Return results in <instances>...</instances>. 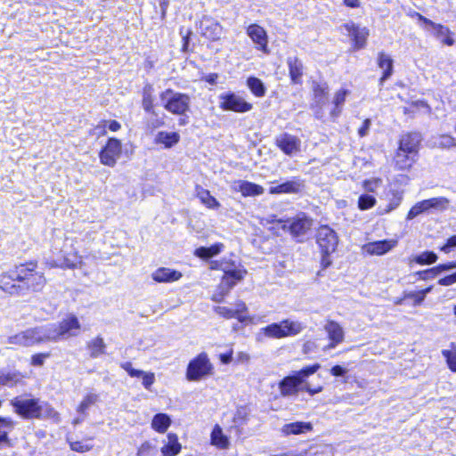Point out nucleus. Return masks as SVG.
<instances>
[{"mask_svg": "<svg viewBox=\"0 0 456 456\" xmlns=\"http://www.w3.org/2000/svg\"><path fill=\"white\" fill-rule=\"evenodd\" d=\"M159 100L164 109L178 116H185L190 110L191 98L188 94L166 89L159 94Z\"/></svg>", "mask_w": 456, "mask_h": 456, "instance_id": "nucleus-6", "label": "nucleus"}, {"mask_svg": "<svg viewBox=\"0 0 456 456\" xmlns=\"http://www.w3.org/2000/svg\"><path fill=\"white\" fill-rule=\"evenodd\" d=\"M234 306L235 307L233 309L227 306H215L214 312L225 319L235 318L240 322L246 325H256L260 322L259 318L256 317L255 315L248 314V308L246 303L242 300H238Z\"/></svg>", "mask_w": 456, "mask_h": 456, "instance_id": "nucleus-7", "label": "nucleus"}, {"mask_svg": "<svg viewBox=\"0 0 456 456\" xmlns=\"http://www.w3.org/2000/svg\"><path fill=\"white\" fill-rule=\"evenodd\" d=\"M349 90L347 89H339L335 93L333 104L335 105L334 110L331 112L332 116H338L341 112L342 106L346 101V96L349 94Z\"/></svg>", "mask_w": 456, "mask_h": 456, "instance_id": "nucleus-41", "label": "nucleus"}, {"mask_svg": "<svg viewBox=\"0 0 456 456\" xmlns=\"http://www.w3.org/2000/svg\"><path fill=\"white\" fill-rule=\"evenodd\" d=\"M324 330L327 333L329 344L324 350L335 348L345 339V331L343 327L336 321L327 320L324 325Z\"/></svg>", "mask_w": 456, "mask_h": 456, "instance_id": "nucleus-13", "label": "nucleus"}, {"mask_svg": "<svg viewBox=\"0 0 456 456\" xmlns=\"http://www.w3.org/2000/svg\"><path fill=\"white\" fill-rule=\"evenodd\" d=\"M153 87L146 85L142 92V107L148 112H152L154 108Z\"/></svg>", "mask_w": 456, "mask_h": 456, "instance_id": "nucleus-43", "label": "nucleus"}, {"mask_svg": "<svg viewBox=\"0 0 456 456\" xmlns=\"http://www.w3.org/2000/svg\"><path fill=\"white\" fill-rule=\"evenodd\" d=\"M90 349L91 356L97 357L100 354H103L105 344L103 339L101 338H94L88 345Z\"/></svg>", "mask_w": 456, "mask_h": 456, "instance_id": "nucleus-51", "label": "nucleus"}, {"mask_svg": "<svg viewBox=\"0 0 456 456\" xmlns=\"http://www.w3.org/2000/svg\"><path fill=\"white\" fill-rule=\"evenodd\" d=\"M392 199L389 200L388 205L386 207L384 210H381V214H387L395 209L402 202L403 194L397 191H392Z\"/></svg>", "mask_w": 456, "mask_h": 456, "instance_id": "nucleus-52", "label": "nucleus"}, {"mask_svg": "<svg viewBox=\"0 0 456 456\" xmlns=\"http://www.w3.org/2000/svg\"><path fill=\"white\" fill-rule=\"evenodd\" d=\"M289 77L293 84H301L303 76V64L297 57H289L287 60Z\"/></svg>", "mask_w": 456, "mask_h": 456, "instance_id": "nucleus-32", "label": "nucleus"}, {"mask_svg": "<svg viewBox=\"0 0 456 456\" xmlns=\"http://www.w3.org/2000/svg\"><path fill=\"white\" fill-rule=\"evenodd\" d=\"M122 368L133 378H141L144 372L143 370L134 369L131 362L123 363Z\"/></svg>", "mask_w": 456, "mask_h": 456, "instance_id": "nucleus-61", "label": "nucleus"}, {"mask_svg": "<svg viewBox=\"0 0 456 456\" xmlns=\"http://www.w3.org/2000/svg\"><path fill=\"white\" fill-rule=\"evenodd\" d=\"M376 204V199L373 196L363 194L359 197L358 208L361 210H367L374 207Z\"/></svg>", "mask_w": 456, "mask_h": 456, "instance_id": "nucleus-56", "label": "nucleus"}, {"mask_svg": "<svg viewBox=\"0 0 456 456\" xmlns=\"http://www.w3.org/2000/svg\"><path fill=\"white\" fill-rule=\"evenodd\" d=\"M442 354L446 359L449 369L452 371L456 372V349H444L442 351Z\"/></svg>", "mask_w": 456, "mask_h": 456, "instance_id": "nucleus-57", "label": "nucleus"}, {"mask_svg": "<svg viewBox=\"0 0 456 456\" xmlns=\"http://www.w3.org/2000/svg\"><path fill=\"white\" fill-rule=\"evenodd\" d=\"M23 375L19 371H0V386L14 387L20 383Z\"/></svg>", "mask_w": 456, "mask_h": 456, "instance_id": "nucleus-38", "label": "nucleus"}, {"mask_svg": "<svg viewBox=\"0 0 456 456\" xmlns=\"http://www.w3.org/2000/svg\"><path fill=\"white\" fill-rule=\"evenodd\" d=\"M16 267L13 270L3 273L0 275V289L12 296H19L22 294V287L20 284H16L15 277Z\"/></svg>", "mask_w": 456, "mask_h": 456, "instance_id": "nucleus-21", "label": "nucleus"}, {"mask_svg": "<svg viewBox=\"0 0 456 456\" xmlns=\"http://www.w3.org/2000/svg\"><path fill=\"white\" fill-rule=\"evenodd\" d=\"M378 65L383 70L382 77H380V84L388 79L393 73V59L391 56L385 53H379L378 57Z\"/></svg>", "mask_w": 456, "mask_h": 456, "instance_id": "nucleus-34", "label": "nucleus"}, {"mask_svg": "<svg viewBox=\"0 0 456 456\" xmlns=\"http://www.w3.org/2000/svg\"><path fill=\"white\" fill-rule=\"evenodd\" d=\"M247 86L256 97H263L266 89L264 83L257 77H250L247 80Z\"/></svg>", "mask_w": 456, "mask_h": 456, "instance_id": "nucleus-40", "label": "nucleus"}, {"mask_svg": "<svg viewBox=\"0 0 456 456\" xmlns=\"http://www.w3.org/2000/svg\"><path fill=\"white\" fill-rule=\"evenodd\" d=\"M58 325L62 339L77 337L81 330V324L78 319L72 314H68Z\"/></svg>", "mask_w": 456, "mask_h": 456, "instance_id": "nucleus-18", "label": "nucleus"}, {"mask_svg": "<svg viewBox=\"0 0 456 456\" xmlns=\"http://www.w3.org/2000/svg\"><path fill=\"white\" fill-rule=\"evenodd\" d=\"M197 196L201 203L204 204L208 208L216 209L220 207V203L217 201V200L210 194L209 191L206 189L199 188L197 190Z\"/></svg>", "mask_w": 456, "mask_h": 456, "instance_id": "nucleus-39", "label": "nucleus"}, {"mask_svg": "<svg viewBox=\"0 0 456 456\" xmlns=\"http://www.w3.org/2000/svg\"><path fill=\"white\" fill-rule=\"evenodd\" d=\"M249 410L245 406L238 407L234 412L232 421L236 427H241L248 423L249 419Z\"/></svg>", "mask_w": 456, "mask_h": 456, "instance_id": "nucleus-42", "label": "nucleus"}, {"mask_svg": "<svg viewBox=\"0 0 456 456\" xmlns=\"http://www.w3.org/2000/svg\"><path fill=\"white\" fill-rule=\"evenodd\" d=\"M90 439L85 441H69V446L71 450L77 452H86L93 448V445L89 443Z\"/></svg>", "mask_w": 456, "mask_h": 456, "instance_id": "nucleus-55", "label": "nucleus"}, {"mask_svg": "<svg viewBox=\"0 0 456 456\" xmlns=\"http://www.w3.org/2000/svg\"><path fill=\"white\" fill-rule=\"evenodd\" d=\"M106 128L111 132H117L121 128V125L117 120H103L95 127V129H101V134H106Z\"/></svg>", "mask_w": 456, "mask_h": 456, "instance_id": "nucleus-54", "label": "nucleus"}, {"mask_svg": "<svg viewBox=\"0 0 456 456\" xmlns=\"http://www.w3.org/2000/svg\"><path fill=\"white\" fill-rule=\"evenodd\" d=\"M232 289V287L221 281L220 284L216 288V290L212 295L211 299L216 303L223 302Z\"/></svg>", "mask_w": 456, "mask_h": 456, "instance_id": "nucleus-47", "label": "nucleus"}, {"mask_svg": "<svg viewBox=\"0 0 456 456\" xmlns=\"http://www.w3.org/2000/svg\"><path fill=\"white\" fill-rule=\"evenodd\" d=\"M37 331L38 342H57L61 340V335L59 330L58 323H50L41 327H36Z\"/></svg>", "mask_w": 456, "mask_h": 456, "instance_id": "nucleus-25", "label": "nucleus"}, {"mask_svg": "<svg viewBox=\"0 0 456 456\" xmlns=\"http://www.w3.org/2000/svg\"><path fill=\"white\" fill-rule=\"evenodd\" d=\"M210 444L218 450H228L231 447V438L224 433L219 424L214 425L210 436Z\"/></svg>", "mask_w": 456, "mask_h": 456, "instance_id": "nucleus-24", "label": "nucleus"}, {"mask_svg": "<svg viewBox=\"0 0 456 456\" xmlns=\"http://www.w3.org/2000/svg\"><path fill=\"white\" fill-rule=\"evenodd\" d=\"M316 242L322 251L321 265L327 268L331 265L330 254L334 253L338 245L337 232L328 225H322L317 230Z\"/></svg>", "mask_w": 456, "mask_h": 456, "instance_id": "nucleus-5", "label": "nucleus"}, {"mask_svg": "<svg viewBox=\"0 0 456 456\" xmlns=\"http://www.w3.org/2000/svg\"><path fill=\"white\" fill-rule=\"evenodd\" d=\"M415 16L419 19V20L422 21L425 25L430 27L433 30L434 36L441 40L442 43L447 45H452L454 44V39L452 37V32L449 28L435 23L431 20L424 17L420 13L416 12Z\"/></svg>", "mask_w": 456, "mask_h": 456, "instance_id": "nucleus-15", "label": "nucleus"}, {"mask_svg": "<svg viewBox=\"0 0 456 456\" xmlns=\"http://www.w3.org/2000/svg\"><path fill=\"white\" fill-rule=\"evenodd\" d=\"M444 271L441 268V265L433 267L431 269H428L425 271H419L415 273V275L419 277V280L422 281H428L436 278L437 275H439Z\"/></svg>", "mask_w": 456, "mask_h": 456, "instance_id": "nucleus-50", "label": "nucleus"}, {"mask_svg": "<svg viewBox=\"0 0 456 456\" xmlns=\"http://www.w3.org/2000/svg\"><path fill=\"white\" fill-rule=\"evenodd\" d=\"M49 357V354H37L31 358V364L34 366H42L45 360Z\"/></svg>", "mask_w": 456, "mask_h": 456, "instance_id": "nucleus-63", "label": "nucleus"}, {"mask_svg": "<svg viewBox=\"0 0 456 456\" xmlns=\"http://www.w3.org/2000/svg\"><path fill=\"white\" fill-rule=\"evenodd\" d=\"M305 329V325L293 319H285L280 322L269 324L262 329L256 334L258 341L265 338L281 339L288 337L299 335Z\"/></svg>", "mask_w": 456, "mask_h": 456, "instance_id": "nucleus-3", "label": "nucleus"}, {"mask_svg": "<svg viewBox=\"0 0 456 456\" xmlns=\"http://www.w3.org/2000/svg\"><path fill=\"white\" fill-rule=\"evenodd\" d=\"M15 277L17 281L22 283V291L24 289L35 292L41 291L46 284V279L44 273L37 270L34 263L16 266Z\"/></svg>", "mask_w": 456, "mask_h": 456, "instance_id": "nucleus-4", "label": "nucleus"}, {"mask_svg": "<svg viewBox=\"0 0 456 456\" xmlns=\"http://www.w3.org/2000/svg\"><path fill=\"white\" fill-rule=\"evenodd\" d=\"M278 147L287 155H293L300 151V140L291 134H284L276 139Z\"/></svg>", "mask_w": 456, "mask_h": 456, "instance_id": "nucleus-23", "label": "nucleus"}, {"mask_svg": "<svg viewBox=\"0 0 456 456\" xmlns=\"http://www.w3.org/2000/svg\"><path fill=\"white\" fill-rule=\"evenodd\" d=\"M199 29L203 37L212 41L220 39L223 34V26L209 16H203L201 18L199 23Z\"/></svg>", "mask_w": 456, "mask_h": 456, "instance_id": "nucleus-12", "label": "nucleus"}, {"mask_svg": "<svg viewBox=\"0 0 456 456\" xmlns=\"http://www.w3.org/2000/svg\"><path fill=\"white\" fill-rule=\"evenodd\" d=\"M420 140V135L418 133L403 134L400 139L398 149L416 156Z\"/></svg>", "mask_w": 456, "mask_h": 456, "instance_id": "nucleus-26", "label": "nucleus"}, {"mask_svg": "<svg viewBox=\"0 0 456 456\" xmlns=\"http://www.w3.org/2000/svg\"><path fill=\"white\" fill-rule=\"evenodd\" d=\"M142 385L146 389H150L151 385L155 382V375L152 372H143L142 375Z\"/></svg>", "mask_w": 456, "mask_h": 456, "instance_id": "nucleus-62", "label": "nucleus"}, {"mask_svg": "<svg viewBox=\"0 0 456 456\" xmlns=\"http://www.w3.org/2000/svg\"><path fill=\"white\" fill-rule=\"evenodd\" d=\"M210 265L211 269H222L224 271L222 281L232 288L243 279L246 273V271L242 268L223 266V264L219 266L217 262H211Z\"/></svg>", "mask_w": 456, "mask_h": 456, "instance_id": "nucleus-20", "label": "nucleus"}, {"mask_svg": "<svg viewBox=\"0 0 456 456\" xmlns=\"http://www.w3.org/2000/svg\"><path fill=\"white\" fill-rule=\"evenodd\" d=\"M312 226V220L305 215L297 216L289 224V229L294 236L305 234Z\"/></svg>", "mask_w": 456, "mask_h": 456, "instance_id": "nucleus-29", "label": "nucleus"}, {"mask_svg": "<svg viewBox=\"0 0 456 456\" xmlns=\"http://www.w3.org/2000/svg\"><path fill=\"white\" fill-rule=\"evenodd\" d=\"M167 438V443L160 449L162 456L177 455L182 449V445L178 441V436L174 433H169Z\"/></svg>", "mask_w": 456, "mask_h": 456, "instance_id": "nucleus-33", "label": "nucleus"}, {"mask_svg": "<svg viewBox=\"0 0 456 456\" xmlns=\"http://www.w3.org/2000/svg\"><path fill=\"white\" fill-rule=\"evenodd\" d=\"M219 106L224 110L234 112H248L252 110L253 105L248 102L242 96L234 93H225L219 96Z\"/></svg>", "mask_w": 456, "mask_h": 456, "instance_id": "nucleus-9", "label": "nucleus"}, {"mask_svg": "<svg viewBox=\"0 0 456 456\" xmlns=\"http://www.w3.org/2000/svg\"><path fill=\"white\" fill-rule=\"evenodd\" d=\"M122 153V142L117 138H110L99 153L100 162L107 167H113Z\"/></svg>", "mask_w": 456, "mask_h": 456, "instance_id": "nucleus-10", "label": "nucleus"}, {"mask_svg": "<svg viewBox=\"0 0 456 456\" xmlns=\"http://www.w3.org/2000/svg\"><path fill=\"white\" fill-rule=\"evenodd\" d=\"M182 273L166 267H161L154 271L151 278L157 282H173L182 278Z\"/></svg>", "mask_w": 456, "mask_h": 456, "instance_id": "nucleus-28", "label": "nucleus"}, {"mask_svg": "<svg viewBox=\"0 0 456 456\" xmlns=\"http://www.w3.org/2000/svg\"><path fill=\"white\" fill-rule=\"evenodd\" d=\"M11 404L15 412L24 419H50L54 423L61 421L60 413L50 403L38 398L15 397Z\"/></svg>", "mask_w": 456, "mask_h": 456, "instance_id": "nucleus-2", "label": "nucleus"}, {"mask_svg": "<svg viewBox=\"0 0 456 456\" xmlns=\"http://www.w3.org/2000/svg\"><path fill=\"white\" fill-rule=\"evenodd\" d=\"M434 144L440 148L456 147V140L449 134H441L435 138Z\"/></svg>", "mask_w": 456, "mask_h": 456, "instance_id": "nucleus-49", "label": "nucleus"}, {"mask_svg": "<svg viewBox=\"0 0 456 456\" xmlns=\"http://www.w3.org/2000/svg\"><path fill=\"white\" fill-rule=\"evenodd\" d=\"M414 155L397 149L395 155L393 159L395 168L398 170H408L411 167L415 162Z\"/></svg>", "mask_w": 456, "mask_h": 456, "instance_id": "nucleus-30", "label": "nucleus"}, {"mask_svg": "<svg viewBox=\"0 0 456 456\" xmlns=\"http://www.w3.org/2000/svg\"><path fill=\"white\" fill-rule=\"evenodd\" d=\"M397 244V240H377L365 244L363 249L369 255L381 256L392 250Z\"/></svg>", "mask_w": 456, "mask_h": 456, "instance_id": "nucleus-22", "label": "nucleus"}, {"mask_svg": "<svg viewBox=\"0 0 456 456\" xmlns=\"http://www.w3.org/2000/svg\"><path fill=\"white\" fill-rule=\"evenodd\" d=\"M313 430V425L311 422L305 421H296L283 425L281 428V433L285 436H297L304 435Z\"/></svg>", "mask_w": 456, "mask_h": 456, "instance_id": "nucleus-27", "label": "nucleus"}, {"mask_svg": "<svg viewBox=\"0 0 456 456\" xmlns=\"http://www.w3.org/2000/svg\"><path fill=\"white\" fill-rule=\"evenodd\" d=\"M320 368L319 363H314L283 378L278 384L281 395L283 397L297 396L300 391L306 392L310 395L321 393L323 390L322 385L312 386L307 381V378L314 374Z\"/></svg>", "mask_w": 456, "mask_h": 456, "instance_id": "nucleus-1", "label": "nucleus"}, {"mask_svg": "<svg viewBox=\"0 0 456 456\" xmlns=\"http://www.w3.org/2000/svg\"><path fill=\"white\" fill-rule=\"evenodd\" d=\"M328 86L326 85H315L314 87V102L322 108L327 102Z\"/></svg>", "mask_w": 456, "mask_h": 456, "instance_id": "nucleus-44", "label": "nucleus"}, {"mask_svg": "<svg viewBox=\"0 0 456 456\" xmlns=\"http://www.w3.org/2000/svg\"><path fill=\"white\" fill-rule=\"evenodd\" d=\"M231 189L232 191L240 192L243 197H256L265 192L263 186L246 180L233 181Z\"/></svg>", "mask_w": 456, "mask_h": 456, "instance_id": "nucleus-19", "label": "nucleus"}, {"mask_svg": "<svg viewBox=\"0 0 456 456\" xmlns=\"http://www.w3.org/2000/svg\"><path fill=\"white\" fill-rule=\"evenodd\" d=\"M172 423L171 418L165 413L156 414L151 420V428L158 433L164 434Z\"/></svg>", "mask_w": 456, "mask_h": 456, "instance_id": "nucleus-37", "label": "nucleus"}, {"mask_svg": "<svg viewBox=\"0 0 456 456\" xmlns=\"http://www.w3.org/2000/svg\"><path fill=\"white\" fill-rule=\"evenodd\" d=\"M97 401L98 395L96 394H87L78 404L77 408V412L85 414L91 406L96 403Z\"/></svg>", "mask_w": 456, "mask_h": 456, "instance_id": "nucleus-48", "label": "nucleus"}, {"mask_svg": "<svg viewBox=\"0 0 456 456\" xmlns=\"http://www.w3.org/2000/svg\"><path fill=\"white\" fill-rule=\"evenodd\" d=\"M430 211L428 200H425L416 203L408 212L407 219L411 220L420 214Z\"/></svg>", "mask_w": 456, "mask_h": 456, "instance_id": "nucleus-46", "label": "nucleus"}, {"mask_svg": "<svg viewBox=\"0 0 456 456\" xmlns=\"http://www.w3.org/2000/svg\"><path fill=\"white\" fill-rule=\"evenodd\" d=\"M404 298L412 299L413 305H419L424 301L423 293L420 291H404Z\"/></svg>", "mask_w": 456, "mask_h": 456, "instance_id": "nucleus-60", "label": "nucleus"}, {"mask_svg": "<svg viewBox=\"0 0 456 456\" xmlns=\"http://www.w3.org/2000/svg\"><path fill=\"white\" fill-rule=\"evenodd\" d=\"M224 248L223 243H216L210 247H200L195 249L194 255L203 260L209 259L220 254Z\"/></svg>", "mask_w": 456, "mask_h": 456, "instance_id": "nucleus-36", "label": "nucleus"}, {"mask_svg": "<svg viewBox=\"0 0 456 456\" xmlns=\"http://www.w3.org/2000/svg\"><path fill=\"white\" fill-rule=\"evenodd\" d=\"M156 447L148 441L142 443L137 452V456H156Z\"/></svg>", "mask_w": 456, "mask_h": 456, "instance_id": "nucleus-59", "label": "nucleus"}, {"mask_svg": "<svg viewBox=\"0 0 456 456\" xmlns=\"http://www.w3.org/2000/svg\"><path fill=\"white\" fill-rule=\"evenodd\" d=\"M437 256L431 251H424L411 258V262H416L419 265H431L436 263Z\"/></svg>", "mask_w": 456, "mask_h": 456, "instance_id": "nucleus-45", "label": "nucleus"}, {"mask_svg": "<svg viewBox=\"0 0 456 456\" xmlns=\"http://www.w3.org/2000/svg\"><path fill=\"white\" fill-rule=\"evenodd\" d=\"M180 135L176 132L161 131L156 134L155 143L162 144L165 148L168 149L178 143Z\"/></svg>", "mask_w": 456, "mask_h": 456, "instance_id": "nucleus-35", "label": "nucleus"}, {"mask_svg": "<svg viewBox=\"0 0 456 456\" xmlns=\"http://www.w3.org/2000/svg\"><path fill=\"white\" fill-rule=\"evenodd\" d=\"M383 181L380 178L372 177L363 181L362 186L369 192H375L382 186Z\"/></svg>", "mask_w": 456, "mask_h": 456, "instance_id": "nucleus-58", "label": "nucleus"}, {"mask_svg": "<svg viewBox=\"0 0 456 456\" xmlns=\"http://www.w3.org/2000/svg\"><path fill=\"white\" fill-rule=\"evenodd\" d=\"M429 209L444 210L448 208L449 200L444 197L428 199Z\"/></svg>", "mask_w": 456, "mask_h": 456, "instance_id": "nucleus-53", "label": "nucleus"}, {"mask_svg": "<svg viewBox=\"0 0 456 456\" xmlns=\"http://www.w3.org/2000/svg\"><path fill=\"white\" fill-rule=\"evenodd\" d=\"M77 240L73 237L65 236L63 245L60 248L62 255L63 264L68 268H77L82 263L81 256L78 255L75 244Z\"/></svg>", "mask_w": 456, "mask_h": 456, "instance_id": "nucleus-11", "label": "nucleus"}, {"mask_svg": "<svg viewBox=\"0 0 456 456\" xmlns=\"http://www.w3.org/2000/svg\"><path fill=\"white\" fill-rule=\"evenodd\" d=\"M247 35L256 45L257 50L262 51L265 53H269L268 36L263 27L257 24H250L247 28Z\"/></svg>", "mask_w": 456, "mask_h": 456, "instance_id": "nucleus-16", "label": "nucleus"}, {"mask_svg": "<svg viewBox=\"0 0 456 456\" xmlns=\"http://www.w3.org/2000/svg\"><path fill=\"white\" fill-rule=\"evenodd\" d=\"M213 366L206 353H200L192 359L187 367L186 378L190 381H198L212 374Z\"/></svg>", "mask_w": 456, "mask_h": 456, "instance_id": "nucleus-8", "label": "nucleus"}, {"mask_svg": "<svg viewBox=\"0 0 456 456\" xmlns=\"http://www.w3.org/2000/svg\"><path fill=\"white\" fill-rule=\"evenodd\" d=\"M37 334L38 333L36 328L27 329L8 337L7 342L10 345L18 346H31L37 343H39V337H37Z\"/></svg>", "mask_w": 456, "mask_h": 456, "instance_id": "nucleus-17", "label": "nucleus"}, {"mask_svg": "<svg viewBox=\"0 0 456 456\" xmlns=\"http://www.w3.org/2000/svg\"><path fill=\"white\" fill-rule=\"evenodd\" d=\"M302 187L299 180L294 179L287 181L278 185H273L269 188L271 194H288V193H297Z\"/></svg>", "mask_w": 456, "mask_h": 456, "instance_id": "nucleus-31", "label": "nucleus"}, {"mask_svg": "<svg viewBox=\"0 0 456 456\" xmlns=\"http://www.w3.org/2000/svg\"><path fill=\"white\" fill-rule=\"evenodd\" d=\"M348 36L354 43V49L360 50L365 47L370 30L366 27H360L354 22H348L344 25Z\"/></svg>", "mask_w": 456, "mask_h": 456, "instance_id": "nucleus-14", "label": "nucleus"}, {"mask_svg": "<svg viewBox=\"0 0 456 456\" xmlns=\"http://www.w3.org/2000/svg\"><path fill=\"white\" fill-rule=\"evenodd\" d=\"M456 283V272L451 275L441 278L438 281V284L441 286H451Z\"/></svg>", "mask_w": 456, "mask_h": 456, "instance_id": "nucleus-64", "label": "nucleus"}]
</instances>
